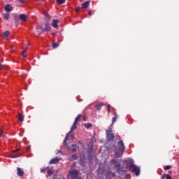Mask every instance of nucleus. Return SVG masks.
I'll return each instance as SVG.
<instances>
[{"mask_svg": "<svg viewBox=\"0 0 179 179\" xmlns=\"http://www.w3.org/2000/svg\"><path fill=\"white\" fill-rule=\"evenodd\" d=\"M17 174L19 177L23 176V174H24V171H23V169L21 168L18 167L17 168Z\"/></svg>", "mask_w": 179, "mask_h": 179, "instance_id": "nucleus-7", "label": "nucleus"}, {"mask_svg": "<svg viewBox=\"0 0 179 179\" xmlns=\"http://www.w3.org/2000/svg\"><path fill=\"white\" fill-rule=\"evenodd\" d=\"M85 128H91L92 124L87 123V124H85Z\"/></svg>", "mask_w": 179, "mask_h": 179, "instance_id": "nucleus-26", "label": "nucleus"}, {"mask_svg": "<svg viewBox=\"0 0 179 179\" xmlns=\"http://www.w3.org/2000/svg\"><path fill=\"white\" fill-rule=\"evenodd\" d=\"M36 31L38 34H41V33H43L44 29H43V27L41 25H38L36 27Z\"/></svg>", "mask_w": 179, "mask_h": 179, "instance_id": "nucleus-8", "label": "nucleus"}, {"mask_svg": "<svg viewBox=\"0 0 179 179\" xmlns=\"http://www.w3.org/2000/svg\"><path fill=\"white\" fill-rule=\"evenodd\" d=\"M20 3H24V0H18Z\"/></svg>", "mask_w": 179, "mask_h": 179, "instance_id": "nucleus-32", "label": "nucleus"}, {"mask_svg": "<svg viewBox=\"0 0 179 179\" xmlns=\"http://www.w3.org/2000/svg\"><path fill=\"white\" fill-rule=\"evenodd\" d=\"M80 115H78L75 121L73 124V126L71 127V132H73V131H75V129H76V123L78 122V121H79V120H80Z\"/></svg>", "mask_w": 179, "mask_h": 179, "instance_id": "nucleus-6", "label": "nucleus"}, {"mask_svg": "<svg viewBox=\"0 0 179 179\" xmlns=\"http://www.w3.org/2000/svg\"><path fill=\"white\" fill-rule=\"evenodd\" d=\"M76 12H79V8H76Z\"/></svg>", "mask_w": 179, "mask_h": 179, "instance_id": "nucleus-38", "label": "nucleus"}, {"mask_svg": "<svg viewBox=\"0 0 179 179\" xmlns=\"http://www.w3.org/2000/svg\"><path fill=\"white\" fill-rule=\"evenodd\" d=\"M59 45V44L55 43H53L52 47H53V48H57V47H58Z\"/></svg>", "mask_w": 179, "mask_h": 179, "instance_id": "nucleus-28", "label": "nucleus"}, {"mask_svg": "<svg viewBox=\"0 0 179 179\" xmlns=\"http://www.w3.org/2000/svg\"><path fill=\"white\" fill-rule=\"evenodd\" d=\"M16 157H19L18 156H13L12 158L13 159H16Z\"/></svg>", "mask_w": 179, "mask_h": 179, "instance_id": "nucleus-37", "label": "nucleus"}, {"mask_svg": "<svg viewBox=\"0 0 179 179\" xmlns=\"http://www.w3.org/2000/svg\"><path fill=\"white\" fill-rule=\"evenodd\" d=\"M111 162H112L113 164H117V159H112Z\"/></svg>", "mask_w": 179, "mask_h": 179, "instance_id": "nucleus-30", "label": "nucleus"}, {"mask_svg": "<svg viewBox=\"0 0 179 179\" xmlns=\"http://www.w3.org/2000/svg\"><path fill=\"white\" fill-rule=\"evenodd\" d=\"M110 105H108V113H110Z\"/></svg>", "mask_w": 179, "mask_h": 179, "instance_id": "nucleus-34", "label": "nucleus"}, {"mask_svg": "<svg viewBox=\"0 0 179 179\" xmlns=\"http://www.w3.org/2000/svg\"><path fill=\"white\" fill-rule=\"evenodd\" d=\"M0 135H1V136H2V135H3V131H1Z\"/></svg>", "mask_w": 179, "mask_h": 179, "instance_id": "nucleus-39", "label": "nucleus"}, {"mask_svg": "<svg viewBox=\"0 0 179 179\" xmlns=\"http://www.w3.org/2000/svg\"><path fill=\"white\" fill-rule=\"evenodd\" d=\"M58 23H59V20H53L52 26L55 27V29H57L58 27Z\"/></svg>", "mask_w": 179, "mask_h": 179, "instance_id": "nucleus-12", "label": "nucleus"}, {"mask_svg": "<svg viewBox=\"0 0 179 179\" xmlns=\"http://www.w3.org/2000/svg\"><path fill=\"white\" fill-rule=\"evenodd\" d=\"M170 169H171V166H170V165H166L164 167V170H170Z\"/></svg>", "mask_w": 179, "mask_h": 179, "instance_id": "nucleus-27", "label": "nucleus"}, {"mask_svg": "<svg viewBox=\"0 0 179 179\" xmlns=\"http://www.w3.org/2000/svg\"><path fill=\"white\" fill-rule=\"evenodd\" d=\"M106 135L108 138V142H110L114 139V134H113L112 130L107 131L106 130Z\"/></svg>", "mask_w": 179, "mask_h": 179, "instance_id": "nucleus-4", "label": "nucleus"}, {"mask_svg": "<svg viewBox=\"0 0 179 179\" xmlns=\"http://www.w3.org/2000/svg\"><path fill=\"white\" fill-rule=\"evenodd\" d=\"M4 9L6 12H12V10L13 9L12 6L9 4H7L4 6Z\"/></svg>", "mask_w": 179, "mask_h": 179, "instance_id": "nucleus-9", "label": "nucleus"}, {"mask_svg": "<svg viewBox=\"0 0 179 179\" xmlns=\"http://www.w3.org/2000/svg\"><path fill=\"white\" fill-rule=\"evenodd\" d=\"M3 19L5 20H8L9 19V13H4L3 14Z\"/></svg>", "mask_w": 179, "mask_h": 179, "instance_id": "nucleus-19", "label": "nucleus"}, {"mask_svg": "<svg viewBox=\"0 0 179 179\" xmlns=\"http://www.w3.org/2000/svg\"><path fill=\"white\" fill-rule=\"evenodd\" d=\"M41 1H44V0H41Z\"/></svg>", "mask_w": 179, "mask_h": 179, "instance_id": "nucleus-42", "label": "nucleus"}, {"mask_svg": "<svg viewBox=\"0 0 179 179\" xmlns=\"http://www.w3.org/2000/svg\"><path fill=\"white\" fill-rule=\"evenodd\" d=\"M70 160H76V159H78V157L76 156V155H73L71 157H70Z\"/></svg>", "mask_w": 179, "mask_h": 179, "instance_id": "nucleus-23", "label": "nucleus"}, {"mask_svg": "<svg viewBox=\"0 0 179 179\" xmlns=\"http://www.w3.org/2000/svg\"><path fill=\"white\" fill-rule=\"evenodd\" d=\"M125 178L126 179H131V175L130 174L127 175Z\"/></svg>", "mask_w": 179, "mask_h": 179, "instance_id": "nucleus-31", "label": "nucleus"}, {"mask_svg": "<svg viewBox=\"0 0 179 179\" xmlns=\"http://www.w3.org/2000/svg\"><path fill=\"white\" fill-rule=\"evenodd\" d=\"M115 169H116L117 173H120V171H124V169H122V167H121V165L120 164L116 165L115 166Z\"/></svg>", "mask_w": 179, "mask_h": 179, "instance_id": "nucleus-15", "label": "nucleus"}, {"mask_svg": "<svg viewBox=\"0 0 179 179\" xmlns=\"http://www.w3.org/2000/svg\"><path fill=\"white\" fill-rule=\"evenodd\" d=\"M117 118H118V115H117V114H115V117L112 120V124H114V122H115V120H117Z\"/></svg>", "mask_w": 179, "mask_h": 179, "instance_id": "nucleus-25", "label": "nucleus"}, {"mask_svg": "<svg viewBox=\"0 0 179 179\" xmlns=\"http://www.w3.org/2000/svg\"><path fill=\"white\" fill-rule=\"evenodd\" d=\"M89 5H90V1H87L82 4V8H83L84 9H87V8H89Z\"/></svg>", "mask_w": 179, "mask_h": 179, "instance_id": "nucleus-11", "label": "nucleus"}, {"mask_svg": "<svg viewBox=\"0 0 179 179\" xmlns=\"http://www.w3.org/2000/svg\"><path fill=\"white\" fill-rule=\"evenodd\" d=\"M124 150H125V146L124 145V141L122 140H120L117 143V149L116 150L115 152V157H120V156H122V153L124 152Z\"/></svg>", "mask_w": 179, "mask_h": 179, "instance_id": "nucleus-2", "label": "nucleus"}, {"mask_svg": "<svg viewBox=\"0 0 179 179\" xmlns=\"http://www.w3.org/2000/svg\"><path fill=\"white\" fill-rule=\"evenodd\" d=\"M2 68H3V66H2V64H0V71L1 69H2Z\"/></svg>", "mask_w": 179, "mask_h": 179, "instance_id": "nucleus-35", "label": "nucleus"}, {"mask_svg": "<svg viewBox=\"0 0 179 179\" xmlns=\"http://www.w3.org/2000/svg\"><path fill=\"white\" fill-rule=\"evenodd\" d=\"M20 19H21V20H23L24 22H26V20H27V15L24 14H20Z\"/></svg>", "mask_w": 179, "mask_h": 179, "instance_id": "nucleus-16", "label": "nucleus"}, {"mask_svg": "<svg viewBox=\"0 0 179 179\" xmlns=\"http://www.w3.org/2000/svg\"><path fill=\"white\" fill-rule=\"evenodd\" d=\"M78 178L79 176H78V171L73 170V171H69V173L68 174L69 179H77Z\"/></svg>", "mask_w": 179, "mask_h": 179, "instance_id": "nucleus-3", "label": "nucleus"}, {"mask_svg": "<svg viewBox=\"0 0 179 179\" xmlns=\"http://www.w3.org/2000/svg\"><path fill=\"white\" fill-rule=\"evenodd\" d=\"M26 50L22 52V55L24 58H26V55H24V52H26Z\"/></svg>", "mask_w": 179, "mask_h": 179, "instance_id": "nucleus-29", "label": "nucleus"}, {"mask_svg": "<svg viewBox=\"0 0 179 179\" xmlns=\"http://www.w3.org/2000/svg\"><path fill=\"white\" fill-rule=\"evenodd\" d=\"M76 148H77L76 145H71V147L69 148V149L71 152H73V153L76 152Z\"/></svg>", "mask_w": 179, "mask_h": 179, "instance_id": "nucleus-13", "label": "nucleus"}, {"mask_svg": "<svg viewBox=\"0 0 179 179\" xmlns=\"http://www.w3.org/2000/svg\"><path fill=\"white\" fill-rule=\"evenodd\" d=\"M19 150H20V148H17L15 150H13V153H15V152H17Z\"/></svg>", "mask_w": 179, "mask_h": 179, "instance_id": "nucleus-33", "label": "nucleus"}, {"mask_svg": "<svg viewBox=\"0 0 179 179\" xmlns=\"http://www.w3.org/2000/svg\"><path fill=\"white\" fill-rule=\"evenodd\" d=\"M47 171L48 175L46 176L47 178H48V176H52V171L50 170V168H43L41 169V173H45Z\"/></svg>", "mask_w": 179, "mask_h": 179, "instance_id": "nucleus-5", "label": "nucleus"}, {"mask_svg": "<svg viewBox=\"0 0 179 179\" xmlns=\"http://www.w3.org/2000/svg\"><path fill=\"white\" fill-rule=\"evenodd\" d=\"M71 132H72V131H71V130L69 131V134H71Z\"/></svg>", "mask_w": 179, "mask_h": 179, "instance_id": "nucleus-41", "label": "nucleus"}, {"mask_svg": "<svg viewBox=\"0 0 179 179\" xmlns=\"http://www.w3.org/2000/svg\"><path fill=\"white\" fill-rule=\"evenodd\" d=\"M9 34H10V32L9 31H6L3 34V38H7L8 37H9Z\"/></svg>", "mask_w": 179, "mask_h": 179, "instance_id": "nucleus-18", "label": "nucleus"}, {"mask_svg": "<svg viewBox=\"0 0 179 179\" xmlns=\"http://www.w3.org/2000/svg\"><path fill=\"white\" fill-rule=\"evenodd\" d=\"M51 27H50V24L45 23V27L43 29V31H50Z\"/></svg>", "mask_w": 179, "mask_h": 179, "instance_id": "nucleus-17", "label": "nucleus"}, {"mask_svg": "<svg viewBox=\"0 0 179 179\" xmlns=\"http://www.w3.org/2000/svg\"><path fill=\"white\" fill-rule=\"evenodd\" d=\"M18 120H19V121L23 122V121H24V117H23V115L20 114L18 116Z\"/></svg>", "mask_w": 179, "mask_h": 179, "instance_id": "nucleus-21", "label": "nucleus"}, {"mask_svg": "<svg viewBox=\"0 0 179 179\" xmlns=\"http://www.w3.org/2000/svg\"><path fill=\"white\" fill-rule=\"evenodd\" d=\"M89 15H90V16H92V11L89 12Z\"/></svg>", "mask_w": 179, "mask_h": 179, "instance_id": "nucleus-40", "label": "nucleus"}, {"mask_svg": "<svg viewBox=\"0 0 179 179\" xmlns=\"http://www.w3.org/2000/svg\"><path fill=\"white\" fill-rule=\"evenodd\" d=\"M172 178H173L171 177V176H170L169 174H167V173H164L161 176V179H172Z\"/></svg>", "mask_w": 179, "mask_h": 179, "instance_id": "nucleus-10", "label": "nucleus"}, {"mask_svg": "<svg viewBox=\"0 0 179 179\" xmlns=\"http://www.w3.org/2000/svg\"><path fill=\"white\" fill-rule=\"evenodd\" d=\"M67 140H68V134H67V136H66V138H65L64 142H65L66 141H67Z\"/></svg>", "mask_w": 179, "mask_h": 179, "instance_id": "nucleus-36", "label": "nucleus"}, {"mask_svg": "<svg viewBox=\"0 0 179 179\" xmlns=\"http://www.w3.org/2000/svg\"><path fill=\"white\" fill-rule=\"evenodd\" d=\"M126 162L127 163L126 166L127 170H131L133 173H135L137 176L141 174V168L134 164V160L132 159H128Z\"/></svg>", "mask_w": 179, "mask_h": 179, "instance_id": "nucleus-1", "label": "nucleus"}, {"mask_svg": "<svg viewBox=\"0 0 179 179\" xmlns=\"http://www.w3.org/2000/svg\"><path fill=\"white\" fill-rule=\"evenodd\" d=\"M103 103H99L98 105H96L95 107L97 108V110H101V107H103Z\"/></svg>", "mask_w": 179, "mask_h": 179, "instance_id": "nucleus-22", "label": "nucleus"}, {"mask_svg": "<svg viewBox=\"0 0 179 179\" xmlns=\"http://www.w3.org/2000/svg\"><path fill=\"white\" fill-rule=\"evenodd\" d=\"M58 162H59V159L58 157H55L50 160V164H55L56 163H58Z\"/></svg>", "mask_w": 179, "mask_h": 179, "instance_id": "nucleus-14", "label": "nucleus"}, {"mask_svg": "<svg viewBox=\"0 0 179 179\" xmlns=\"http://www.w3.org/2000/svg\"><path fill=\"white\" fill-rule=\"evenodd\" d=\"M45 19H46V20H49V19H51V17H50L48 13H47L46 12L45 13Z\"/></svg>", "mask_w": 179, "mask_h": 179, "instance_id": "nucleus-24", "label": "nucleus"}, {"mask_svg": "<svg viewBox=\"0 0 179 179\" xmlns=\"http://www.w3.org/2000/svg\"><path fill=\"white\" fill-rule=\"evenodd\" d=\"M56 2L58 5H62V3H65V0H56Z\"/></svg>", "mask_w": 179, "mask_h": 179, "instance_id": "nucleus-20", "label": "nucleus"}]
</instances>
